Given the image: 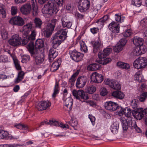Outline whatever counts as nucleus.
<instances>
[{"mask_svg": "<svg viewBox=\"0 0 147 147\" xmlns=\"http://www.w3.org/2000/svg\"><path fill=\"white\" fill-rule=\"evenodd\" d=\"M59 10L56 4L52 1H49L48 3L45 5L42 8V11L44 15H52L53 13H56Z\"/></svg>", "mask_w": 147, "mask_h": 147, "instance_id": "1", "label": "nucleus"}, {"mask_svg": "<svg viewBox=\"0 0 147 147\" xmlns=\"http://www.w3.org/2000/svg\"><path fill=\"white\" fill-rule=\"evenodd\" d=\"M90 1L89 0H79L78 2V8L81 13H87L90 7Z\"/></svg>", "mask_w": 147, "mask_h": 147, "instance_id": "2", "label": "nucleus"}, {"mask_svg": "<svg viewBox=\"0 0 147 147\" xmlns=\"http://www.w3.org/2000/svg\"><path fill=\"white\" fill-rule=\"evenodd\" d=\"M133 65L136 68L143 69L147 65V59L145 57H140L134 61Z\"/></svg>", "mask_w": 147, "mask_h": 147, "instance_id": "3", "label": "nucleus"}, {"mask_svg": "<svg viewBox=\"0 0 147 147\" xmlns=\"http://www.w3.org/2000/svg\"><path fill=\"white\" fill-rule=\"evenodd\" d=\"M72 94L76 99L82 102L83 100H86L89 98L88 94H86L82 90H79L77 91L74 90L72 91Z\"/></svg>", "mask_w": 147, "mask_h": 147, "instance_id": "4", "label": "nucleus"}, {"mask_svg": "<svg viewBox=\"0 0 147 147\" xmlns=\"http://www.w3.org/2000/svg\"><path fill=\"white\" fill-rule=\"evenodd\" d=\"M22 39L17 34H15L13 35L10 38L8 42L11 45L14 46H18L21 44Z\"/></svg>", "mask_w": 147, "mask_h": 147, "instance_id": "5", "label": "nucleus"}, {"mask_svg": "<svg viewBox=\"0 0 147 147\" xmlns=\"http://www.w3.org/2000/svg\"><path fill=\"white\" fill-rule=\"evenodd\" d=\"M69 54L72 59L76 62L81 61L84 57V55L77 52L76 50H70Z\"/></svg>", "mask_w": 147, "mask_h": 147, "instance_id": "6", "label": "nucleus"}, {"mask_svg": "<svg viewBox=\"0 0 147 147\" xmlns=\"http://www.w3.org/2000/svg\"><path fill=\"white\" fill-rule=\"evenodd\" d=\"M146 51V47L144 43L135 48L132 51V53L134 56H138L145 53Z\"/></svg>", "mask_w": 147, "mask_h": 147, "instance_id": "7", "label": "nucleus"}, {"mask_svg": "<svg viewBox=\"0 0 147 147\" xmlns=\"http://www.w3.org/2000/svg\"><path fill=\"white\" fill-rule=\"evenodd\" d=\"M90 79L91 81L95 83H99L103 80L104 76L102 74L94 72L90 75Z\"/></svg>", "mask_w": 147, "mask_h": 147, "instance_id": "8", "label": "nucleus"}, {"mask_svg": "<svg viewBox=\"0 0 147 147\" xmlns=\"http://www.w3.org/2000/svg\"><path fill=\"white\" fill-rule=\"evenodd\" d=\"M120 120L124 130H127L129 127H131V123L133 121H132L131 118H128L126 119L124 117H121L120 118Z\"/></svg>", "mask_w": 147, "mask_h": 147, "instance_id": "9", "label": "nucleus"}, {"mask_svg": "<svg viewBox=\"0 0 147 147\" xmlns=\"http://www.w3.org/2000/svg\"><path fill=\"white\" fill-rule=\"evenodd\" d=\"M9 22L11 24L19 26H22L24 24V20L21 17L19 16L12 18L9 20Z\"/></svg>", "mask_w": 147, "mask_h": 147, "instance_id": "10", "label": "nucleus"}, {"mask_svg": "<svg viewBox=\"0 0 147 147\" xmlns=\"http://www.w3.org/2000/svg\"><path fill=\"white\" fill-rule=\"evenodd\" d=\"M36 31L35 30H33L30 35H23V36L24 38L22 42V44L23 45H26L28 42L29 40H34L35 38L36 35Z\"/></svg>", "mask_w": 147, "mask_h": 147, "instance_id": "11", "label": "nucleus"}, {"mask_svg": "<svg viewBox=\"0 0 147 147\" xmlns=\"http://www.w3.org/2000/svg\"><path fill=\"white\" fill-rule=\"evenodd\" d=\"M105 108L109 110L114 111L117 110L119 108V106L116 102L112 101H108L104 104Z\"/></svg>", "mask_w": 147, "mask_h": 147, "instance_id": "12", "label": "nucleus"}, {"mask_svg": "<svg viewBox=\"0 0 147 147\" xmlns=\"http://www.w3.org/2000/svg\"><path fill=\"white\" fill-rule=\"evenodd\" d=\"M67 30L66 29H61L58 30L55 34L54 36L59 39H60L62 41L65 40L67 37Z\"/></svg>", "mask_w": 147, "mask_h": 147, "instance_id": "13", "label": "nucleus"}, {"mask_svg": "<svg viewBox=\"0 0 147 147\" xmlns=\"http://www.w3.org/2000/svg\"><path fill=\"white\" fill-rule=\"evenodd\" d=\"M143 109L142 108H138L133 111L132 115L134 118L138 120L141 119L144 116Z\"/></svg>", "mask_w": 147, "mask_h": 147, "instance_id": "14", "label": "nucleus"}, {"mask_svg": "<svg viewBox=\"0 0 147 147\" xmlns=\"http://www.w3.org/2000/svg\"><path fill=\"white\" fill-rule=\"evenodd\" d=\"M108 28L109 30L113 33H117L119 32L120 26L117 22H112L109 24Z\"/></svg>", "mask_w": 147, "mask_h": 147, "instance_id": "15", "label": "nucleus"}, {"mask_svg": "<svg viewBox=\"0 0 147 147\" xmlns=\"http://www.w3.org/2000/svg\"><path fill=\"white\" fill-rule=\"evenodd\" d=\"M114 82V80L108 78L105 79L104 82L105 84L108 85L111 88L114 90H120L121 88L120 84L119 83H116V85L117 86L115 87L113 85Z\"/></svg>", "mask_w": 147, "mask_h": 147, "instance_id": "16", "label": "nucleus"}, {"mask_svg": "<svg viewBox=\"0 0 147 147\" xmlns=\"http://www.w3.org/2000/svg\"><path fill=\"white\" fill-rule=\"evenodd\" d=\"M31 5L30 3H26L22 5L20 8L22 13L25 15L29 14L31 11Z\"/></svg>", "mask_w": 147, "mask_h": 147, "instance_id": "17", "label": "nucleus"}, {"mask_svg": "<svg viewBox=\"0 0 147 147\" xmlns=\"http://www.w3.org/2000/svg\"><path fill=\"white\" fill-rule=\"evenodd\" d=\"M48 125H50L51 126H59L65 129L68 128V125L67 124H64L61 122H59L54 119L50 120L48 122Z\"/></svg>", "mask_w": 147, "mask_h": 147, "instance_id": "18", "label": "nucleus"}, {"mask_svg": "<svg viewBox=\"0 0 147 147\" xmlns=\"http://www.w3.org/2000/svg\"><path fill=\"white\" fill-rule=\"evenodd\" d=\"M87 82V78L86 77L81 76L78 78L77 80L76 86L78 88L83 87Z\"/></svg>", "mask_w": 147, "mask_h": 147, "instance_id": "19", "label": "nucleus"}, {"mask_svg": "<svg viewBox=\"0 0 147 147\" xmlns=\"http://www.w3.org/2000/svg\"><path fill=\"white\" fill-rule=\"evenodd\" d=\"M32 23L30 22L25 25L22 28V33L23 35H28L33 28Z\"/></svg>", "mask_w": 147, "mask_h": 147, "instance_id": "20", "label": "nucleus"}, {"mask_svg": "<svg viewBox=\"0 0 147 147\" xmlns=\"http://www.w3.org/2000/svg\"><path fill=\"white\" fill-rule=\"evenodd\" d=\"M64 98L63 99L64 100ZM64 107H66V109L68 111H70L72 109V106L73 103V100L72 98L69 97L66 98L65 100H64Z\"/></svg>", "mask_w": 147, "mask_h": 147, "instance_id": "21", "label": "nucleus"}, {"mask_svg": "<svg viewBox=\"0 0 147 147\" xmlns=\"http://www.w3.org/2000/svg\"><path fill=\"white\" fill-rule=\"evenodd\" d=\"M17 139L9 134L8 132L4 130H0V139H5L12 140L14 139Z\"/></svg>", "mask_w": 147, "mask_h": 147, "instance_id": "22", "label": "nucleus"}, {"mask_svg": "<svg viewBox=\"0 0 147 147\" xmlns=\"http://www.w3.org/2000/svg\"><path fill=\"white\" fill-rule=\"evenodd\" d=\"M102 45V44L101 41L99 39H98L97 40L95 41L93 45V51L94 53H96L100 49Z\"/></svg>", "mask_w": 147, "mask_h": 147, "instance_id": "23", "label": "nucleus"}, {"mask_svg": "<svg viewBox=\"0 0 147 147\" xmlns=\"http://www.w3.org/2000/svg\"><path fill=\"white\" fill-rule=\"evenodd\" d=\"M31 3L32 6V14L34 16H36L39 12L36 2V1L32 0L31 1Z\"/></svg>", "mask_w": 147, "mask_h": 147, "instance_id": "24", "label": "nucleus"}, {"mask_svg": "<svg viewBox=\"0 0 147 147\" xmlns=\"http://www.w3.org/2000/svg\"><path fill=\"white\" fill-rule=\"evenodd\" d=\"M54 29L51 26L47 24V26L43 29L42 31L46 36H49L52 34Z\"/></svg>", "mask_w": 147, "mask_h": 147, "instance_id": "25", "label": "nucleus"}, {"mask_svg": "<svg viewBox=\"0 0 147 147\" xmlns=\"http://www.w3.org/2000/svg\"><path fill=\"white\" fill-rule=\"evenodd\" d=\"M133 41L134 44L137 47L144 43L143 38L138 36L134 37L133 39Z\"/></svg>", "mask_w": 147, "mask_h": 147, "instance_id": "26", "label": "nucleus"}, {"mask_svg": "<svg viewBox=\"0 0 147 147\" xmlns=\"http://www.w3.org/2000/svg\"><path fill=\"white\" fill-rule=\"evenodd\" d=\"M59 39L54 36L53 39L51 40V42L52 43V46L53 48L55 49L57 48L61 43L62 41Z\"/></svg>", "mask_w": 147, "mask_h": 147, "instance_id": "27", "label": "nucleus"}, {"mask_svg": "<svg viewBox=\"0 0 147 147\" xmlns=\"http://www.w3.org/2000/svg\"><path fill=\"white\" fill-rule=\"evenodd\" d=\"M61 63L60 60H58L54 62L52 64L51 68L50 70L52 71H54L58 69Z\"/></svg>", "mask_w": 147, "mask_h": 147, "instance_id": "28", "label": "nucleus"}, {"mask_svg": "<svg viewBox=\"0 0 147 147\" xmlns=\"http://www.w3.org/2000/svg\"><path fill=\"white\" fill-rule=\"evenodd\" d=\"M112 95L114 97L120 99L123 98L124 97V94L120 91H114L112 93Z\"/></svg>", "mask_w": 147, "mask_h": 147, "instance_id": "29", "label": "nucleus"}, {"mask_svg": "<svg viewBox=\"0 0 147 147\" xmlns=\"http://www.w3.org/2000/svg\"><path fill=\"white\" fill-rule=\"evenodd\" d=\"M117 66L120 68L128 69L130 68L129 65L127 63L122 61H119L117 63Z\"/></svg>", "mask_w": 147, "mask_h": 147, "instance_id": "30", "label": "nucleus"}, {"mask_svg": "<svg viewBox=\"0 0 147 147\" xmlns=\"http://www.w3.org/2000/svg\"><path fill=\"white\" fill-rule=\"evenodd\" d=\"M57 52L53 49H51L49 51V61H51L52 60L56 57L57 56Z\"/></svg>", "mask_w": 147, "mask_h": 147, "instance_id": "31", "label": "nucleus"}, {"mask_svg": "<svg viewBox=\"0 0 147 147\" xmlns=\"http://www.w3.org/2000/svg\"><path fill=\"white\" fill-rule=\"evenodd\" d=\"M100 67V65L99 64L93 63L88 65L87 69L90 71L96 70L99 69Z\"/></svg>", "mask_w": 147, "mask_h": 147, "instance_id": "32", "label": "nucleus"}, {"mask_svg": "<svg viewBox=\"0 0 147 147\" xmlns=\"http://www.w3.org/2000/svg\"><path fill=\"white\" fill-rule=\"evenodd\" d=\"M44 55H39L35 57V61L36 65H39L43 62L44 59Z\"/></svg>", "mask_w": 147, "mask_h": 147, "instance_id": "33", "label": "nucleus"}, {"mask_svg": "<svg viewBox=\"0 0 147 147\" xmlns=\"http://www.w3.org/2000/svg\"><path fill=\"white\" fill-rule=\"evenodd\" d=\"M119 123L118 122H115L111 127V131L114 134H116L118 132L119 128Z\"/></svg>", "mask_w": 147, "mask_h": 147, "instance_id": "34", "label": "nucleus"}, {"mask_svg": "<svg viewBox=\"0 0 147 147\" xmlns=\"http://www.w3.org/2000/svg\"><path fill=\"white\" fill-rule=\"evenodd\" d=\"M62 24L63 27L70 28L72 26V23L70 21H68L66 18H63L61 20Z\"/></svg>", "mask_w": 147, "mask_h": 147, "instance_id": "35", "label": "nucleus"}, {"mask_svg": "<svg viewBox=\"0 0 147 147\" xmlns=\"http://www.w3.org/2000/svg\"><path fill=\"white\" fill-rule=\"evenodd\" d=\"M10 55L13 59L16 69L18 70H20L21 69V67L20 65L19 62L17 59L16 56L14 55L11 54Z\"/></svg>", "mask_w": 147, "mask_h": 147, "instance_id": "36", "label": "nucleus"}, {"mask_svg": "<svg viewBox=\"0 0 147 147\" xmlns=\"http://www.w3.org/2000/svg\"><path fill=\"white\" fill-rule=\"evenodd\" d=\"M96 88L92 85L91 86H87L85 88V90L86 92L92 94L96 91Z\"/></svg>", "mask_w": 147, "mask_h": 147, "instance_id": "37", "label": "nucleus"}, {"mask_svg": "<svg viewBox=\"0 0 147 147\" xmlns=\"http://www.w3.org/2000/svg\"><path fill=\"white\" fill-rule=\"evenodd\" d=\"M44 45V42L42 39H39L36 40L35 45L36 48L38 49L43 48Z\"/></svg>", "mask_w": 147, "mask_h": 147, "instance_id": "38", "label": "nucleus"}, {"mask_svg": "<svg viewBox=\"0 0 147 147\" xmlns=\"http://www.w3.org/2000/svg\"><path fill=\"white\" fill-rule=\"evenodd\" d=\"M0 14L1 15V17L3 18H5L6 16V9L4 5L0 4Z\"/></svg>", "mask_w": 147, "mask_h": 147, "instance_id": "39", "label": "nucleus"}, {"mask_svg": "<svg viewBox=\"0 0 147 147\" xmlns=\"http://www.w3.org/2000/svg\"><path fill=\"white\" fill-rule=\"evenodd\" d=\"M135 79L138 82H140L143 80V77L141 72L140 71L137 72L134 75Z\"/></svg>", "mask_w": 147, "mask_h": 147, "instance_id": "40", "label": "nucleus"}, {"mask_svg": "<svg viewBox=\"0 0 147 147\" xmlns=\"http://www.w3.org/2000/svg\"><path fill=\"white\" fill-rule=\"evenodd\" d=\"M24 75V73L23 71H19L17 78L15 80V82L16 83H18L22 81L23 79Z\"/></svg>", "mask_w": 147, "mask_h": 147, "instance_id": "41", "label": "nucleus"}, {"mask_svg": "<svg viewBox=\"0 0 147 147\" xmlns=\"http://www.w3.org/2000/svg\"><path fill=\"white\" fill-rule=\"evenodd\" d=\"M124 113L125 116L128 118H131V114H132L133 111L128 107H126L124 109Z\"/></svg>", "mask_w": 147, "mask_h": 147, "instance_id": "42", "label": "nucleus"}, {"mask_svg": "<svg viewBox=\"0 0 147 147\" xmlns=\"http://www.w3.org/2000/svg\"><path fill=\"white\" fill-rule=\"evenodd\" d=\"M80 49L81 51L86 53L87 51V47L85 43L82 40L80 41Z\"/></svg>", "mask_w": 147, "mask_h": 147, "instance_id": "43", "label": "nucleus"}, {"mask_svg": "<svg viewBox=\"0 0 147 147\" xmlns=\"http://www.w3.org/2000/svg\"><path fill=\"white\" fill-rule=\"evenodd\" d=\"M14 127L18 129L23 130H26L28 128L27 126L22 123L15 124Z\"/></svg>", "mask_w": 147, "mask_h": 147, "instance_id": "44", "label": "nucleus"}, {"mask_svg": "<svg viewBox=\"0 0 147 147\" xmlns=\"http://www.w3.org/2000/svg\"><path fill=\"white\" fill-rule=\"evenodd\" d=\"M34 22L36 27L38 28H40L42 22L39 18H35L34 20Z\"/></svg>", "mask_w": 147, "mask_h": 147, "instance_id": "45", "label": "nucleus"}, {"mask_svg": "<svg viewBox=\"0 0 147 147\" xmlns=\"http://www.w3.org/2000/svg\"><path fill=\"white\" fill-rule=\"evenodd\" d=\"M115 20L119 23L122 22L123 21L125 18L122 16H121L118 14L115 15Z\"/></svg>", "mask_w": 147, "mask_h": 147, "instance_id": "46", "label": "nucleus"}, {"mask_svg": "<svg viewBox=\"0 0 147 147\" xmlns=\"http://www.w3.org/2000/svg\"><path fill=\"white\" fill-rule=\"evenodd\" d=\"M59 92V88L58 84L57 83L55 86L54 89V92L52 94V97L55 98L57 95V94Z\"/></svg>", "mask_w": 147, "mask_h": 147, "instance_id": "47", "label": "nucleus"}, {"mask_svg": "<svg viewBox=\"0 0 147 147\" xmlns=\"http://www.w3.org/2000/svg\"><path fill=\"white\" fill-rule=\"evenodd\" d=\"M141 0H132L131 4L134 6L139 7L142 5Z\"/></svg>", "mask_w": 147, "mask_h": 147, "instance_id": "48", "label": "nucleus"}, {"mask_svg": "<svg viewBox=\"0 0 147 147\" xmlns=\"http://www.w3.org/2000/svg\"><path fill=\"white\" fill-rule=\"evenodd\" d=\"M123 48L122 46L117 43L113 48V50L115 52L119 53L122 50Z\"/></svg>", "mask_w": 147, "mask_h": 147, "instance_id": "49", "label": "nucleus"}, {"mask_svg": "<svg viewBox=\"0 0 147 147\" xmlns=\"http://www.w3.org/2000/svg\"><path fill=\"white\" fill-rule=\"evenodd\" d=\"M131 127L133 129H135L136 131L138 133H140L141 132L140 129L137 126L136 123L135 121H133V122L131 123Z\"/></svg>", "mask_w": 147, "mask_h": 147, "instance_id": "50", "label": "nucleus"}, {"mask_svg": "<svg viewBox=\"0 0 147 147\" xmlns=\"http://www.w3.org/2000/svg\"><path fill=\"white\" fill-rule=\"evenodd\" d=\"M34 45L33 43L32 42H30L27 46V48L28 49L29 52L32 53L34 49Z\"/></svg>", "mask_w": 147, "mask_h": 147, "instance_id": "51", "label": "nucleus"}, {"mask_svg": "<svg viewBox=\"0 0 147 147\" xmlns=\"http://www.w3.org/2000/svg\"><path fill=\"white\" fill-rule=\"evenodd\" d=\"M147 97V92L142 93L139 97V99L141 102H143Z\"/></svg>", "mask_w": 147, "mask_h": 147, "instance_id": "52", "label": "nucleus"}, {"mask_svg": "<svg viewBox=\"0 0 147 147\" xmlns=\"http://www.w3.org/2000/svg\"><path fill=\"white\" fill-rule=\"evenodd\" d=\"M36 108L39 111L45 110L44 106L43 105L42 101L39 102L36 105Z\"/></svg>", "mask_w": 147, "mask_h": 147, "instance_id": "53", "label": "nucleus"}, {"mask_svg": "<svg viewBox=\"0 0 147 147\" xmlns=\"http://www.w3.org/2000/svg\"><path fill=\"white\" fill-rule=\"evenodd\" d=\"M108 93V91L106 88L105 87H102L100 89V94L102 96H104Z\"/></svg>", "mask_w": 147, "mask_h": 147, "instance_id": "54", "label": "nucleus"}, {"mask_svg": "<svg viewBox=\"0 0 147 147\" xmlns=\"http://www.w3.org/2000/svg\"><path fill=\"white\" fill-rule=\"evenodd\" d=\"M111 61V59L109 58H105L102 60L99 61V63L100 64H102L103 65H106L108 63Z\"/></svg>", "mask_w": 147, "mask_h": 147, "instance_id": "55", "label": "nucleus"}, {"mask_svg": "<svg viewBox=\"0 0 147 147\" xmlns=\"http://www.w3.org/2000/svg\"><path fill=\"white\" fill-rule=\"evenodd\" d=\"M98 56L99 58L100 59V61L102 60V59L105 58L107 55L105 54L104 52L101 51L98 54Z\"/></svg>", "mask_w": 147, "mask_h": 147, "instance_id": "56", "label": "nucleus"}, {"mask_svg": "<svg viewBox=\"0 0 147 147\" xmlns=\"http://www.w3.org/2000/svg\"><path fill=\"white\" fill-rule=\"evenodd\" d=\"M69 123L73 127L76 126L78 125V121L76 119L71 118V121L69 122Z\"/></svg>", "mask_w": 147, "mask_h": 147, "instance_id": "57", "label": "nucleus"}, {"mask_svg": "<svg viewBox=\"0 0 147 147\" xmlns=\"http://www.w3.org/2000/svg\"><path fill=\"white\" fill-rule=\"evenodd\" d=\"M123 34L124 37H129L132 34L131 30L130 29H128L125 30Z\"/></svg>", "mask_w": 147, "mask_h": 147, "instance_id": "58", "label": "nucleus"}, {"mask_svg": "<svg viewBox=\"0 0 147 147\" xmlns=\"http://www.w3.org/2000/svg\"><path fill=\"white\" fill-rule=\"evenodd\" d=\"M1 32V36L3 39H6L8 38L7 32L5 30H2Z\"/></svg>", "mask_w": 147, "mask_h": 147, "instance_id": "59", "label": "nucleus"}, {"mask_svg": "<svg viewBox=\"0 0 147 147\" xmlns=\"http://www.w3.org/2000/svg\"><path fill=\"white\" fill-rule=\"evenodd\" d=\"M112 50V47H108L105 49L103 51L104 52V53L107 56L111 53Z\"/></svg>", "mask_w": 147, "mask_h": 147, "instance_id": "60", "label": "nucleus"}, {"mask_svg": "<svg viewBox=\"0 0 147 147\" xmlns=\"http://www.w3.org/2000/svg\"><path fill=\"white\" fill-rule=\"evenodd\" d=\"M42 102L43 105L44 106V107H45V110L47 109V108L49 107L51 105V103L49 101H42Z\"/></svg>", "mask_w": 147, "mask_h": 147, "instance_id": "61", "label": "nucleus"}, {"mask_svg": "<svg viewBox=\"0 0 147 147\" xmlns=\"http://www.w3.org/2000/svg\"><path fill=\"white\" fill-rule=\"evenodd\" d=\"M127 41V39L126 38H122L120 39L117 43L119 45L122 46L123 47H124L126 44Z\"/></svg>", "mask_w": 147, "mask_h": 147, "instance_id": "62", "label": "nucleus"}, {"mask_svg": "<svg viewBox=\"0 0 147 147\" xmlns=\"http://www.w3.org/2000/svg\"><path fill=\"white\" fill-rule=\"evenodd\" d=\"M140 24L142 27L147 26V17L143 18L140 21Z\"/></svg>", "mask_w": 147, "mask_h": 147, "instance_id": "63", "label": "nucleus"}, {"mask_svg": "<svg viewBox=\"0 0 147 147\" xmlns=\"http://www.w3.org/2000/svg\"><path fill=\"white\" fill-rule=\"evenodd\" d=\"M11 13L12 15H15L18 12V8L16 6H13L11 8Z\"/></svg>", "mask_w": 147, "mask_h": 147, "instance_id": "64", "label": "nucleus"}]
</instances>
